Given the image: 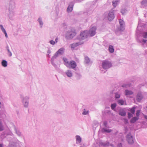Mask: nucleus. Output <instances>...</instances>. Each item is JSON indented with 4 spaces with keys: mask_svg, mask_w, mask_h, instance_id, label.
Wrapping results in <instances>:
<instances>
[{
    "mask_svg": "<svg viewBox=\"0 0 147 147\" xmlns=\"http://www.w3.org/2000/svg\"><path fill=\"white\" fill-rule=\"evenodd\" d=\"M4 130V127L3 125L1 123V121L0 119V131H2Z\"/></svg>",
    "mask_w": 147,
    "mask_h": 147,
    "instance_id": "nucleus-29",
    "label": "nucleus"
},
{
    "mask_svg": "<svg viewBox=\"0 0 147 147\" xmlns=\"http://www.w3.org/2000/svg\"><path fill=\"white\" fill-rule=\"evenodd\" d=\"M89 111L88 110L84 109L82 113V114L84 115H87Z\"/></svg>",
    "mask_w": 147,
    "mask_h": 147,
    "instance_id": "nucleus-34",
    "label": "nucleus"
},
{
    "mask_svg": "<svg viewBox=\"0 0 147 147\" xmlns=\"http://www.w3.org/2000/svg\"><path fill=\"white\" fill-rule=\"evenodd\" d=\"M109 51L111 53H113L114 51V49L113 46L112 45H109Z\"/></svg>",
    "mask_w": 147,
    "mask_h": 147,
    "instance_id": "nucleus-27",
    "label": "nucleus"
},
{
    "mask_svg": "<svg viewBox=\"0 0 147 147\" xmlns=\"http://www.w3.org/2000/svg\"><path fill=\"white\" fill-rule=\"evenodd\" d=\"M73 6L74 4L73 2H70L68 8L67 9V11L68 12H71L73 10Z\"/></svg>",
    "mask_w": 147,
    "mask_h": 147,
    "instance_id": "nucleus-14",
    "label": "nucleus"
},
{
    "mask_svg": "<svg viewBox=\"0 0 147 147\" xmlns=\"http://www.w3.org/2000/svg\"><path fill=\"white\" fill-rule=\"evenodd\" d=\"M3 144H0V147H3Z\"/></svg>",
    "mask_w": 147,
    "mask_h": 147,
    "instance_id": "nucleus-55",
    "label": "nucleus"
},
{
    "mask_svg": "<svg viewBox=\"0 0 147 147\" xmlns=\"http://www.w3.org/2000/svg\"><path fill=\"white\" fill-rule=\"evenodd\" d=\"M56 14L55 18H58L60 16H59L58 11H56Z\"/></svg>",
    "mask_w": 147,
    "mask_h": 147,
    "instance_id": "nucleus-44",
    "label": "nucleus"
},
{
    "mask_svg": "<svg viewBox=\"0 0 147 147\" xmlns=\"http://www.w3.org/2000/svg\"><path fill=\"white\" fill-rule=\"evenodd\" d=\"M90 62L89 58L87 56H85L84 58V62L86 64H88Z\"/></svg>",
    "mask_w": 147,
    "mask_h": 147,
    "instance_id": "nucleus-26",
    "label": "nucleus"
},
{
    "mask_svg": "<svg viewBox=\"0 0 147 147\" xmlns=\"http://www.w3.org/2000/svg\"><path fill=\"white\" fill-rule=\"evenodd\" d=\"M8 147H16V146L13 143L12 144L10 143L9 144Z\"/></svg>",
    "mask_w": 147,
    "mask_h": 147,
    "instance_id": "nucleus-40",
    "label": "nucleus"
},
{
    "mask_svg": "<svg viewBox=\"0 0 147 147\" xmlns=\"http://www.w3.org/2000/svg\"><path fill=\"white\" fill-rule=\"evenodd\" d=\"M133 93V92L131 90H125V96H128V95H131Z\"/></svg>",
    "mask_w": 147,
    "mask_h": 147,
    "instance_id": "nucleus-20",
    "label": "nucleus"
},
{
    "mask_svg": "<svg viewBox=\"0 0 147 147\" xmlns=\"http://www.w3.org/2000/svg\"><path fill=\"white\" fill-rule=\"evenodd\" d=\"M0 28L2 31L4 33L5 36L6 38H8V35L5 29L4 28L2 25L0 24Z\"/></svg>",
    "mask_w": 147,
    "mask_h": 147,
    "instance_id": "nucleus-17",
    "label": "nucleus"
},
{
    "mask_svg": "<svg viewBox=\"0 0 147 147\" xmlns=\"http://www.w3.org/2000/svg\"><path fill=\"white\" fill-rule=\"evenodd\" d=\"M112 131V130L111 129H107L106 128L103 127L101 129V131L102 133H109Z\"/></svg>",
    "mask_w": 147,
    "mask_h": 147,
    "instance_id": "nucleus-19",
    "label": "nucleus"
},
{
    "mask_svg": "<svg viewBox=\"0 0 147 147\" xmlns=\"http://www.w3.org/2000/svg\"><path fill=\"white\" fill-rule=\"evenodd\" d=\"M58 56L56 53H55L51 59V62L52 65L55 68L57 67L56 64L54 63L55 59H57V57Z\"/></svg>",
    "mask_w": 147,
    "mask_h": 147,
    "instance_id": "nucleus-11",
    "label": "nucleus"
},
{
    "mask_svg": "<svg viewBox=\"0 0 147 147\" xmlns=\"http://www.w3.org/2000/svg\"><path fill=\"white\" fill-rule=\"evenodd\" d=\"M29 98V97L28 96H26L22 98V101L23 105L25 108H27L28 107Z\"/></svg>",
    "mask_w": 147,
    "mask_h": 147,
    "instance_id": "nucleus-5",
    "label": "nucleus"
},
{
    "mask_svg": "<svg viewBox=\"0 0 147 147\" xmlns=\"http://www.w3.org/2000/svg\"><path fill=\"white\" fill-rule=\"evenodd\" d=\"M115 18L114 11L111 10L108 13L107 18L108 20L111 21L112 20Z\"/></svg>",
    "mask_w": 147,
    "mask_h": 147,
    "instance_id": "nucleus-7",
    "label": "nucleus"
},
{
    "mask_svg": "<svg viewBox=\"0 0 147 147\" xmlns=\"http://www.w3.org/2000/svg\"><path fill=\"white\" fill-rule=\"evenodd\" d=\"M140 110H137L136 111V115L137 117H139V116L140 115Z\"/></svg>",
    "mask_w": 147,
    "mask_h": 147,
    "instance_id": "nucleus-41",
    "label": "nucleus"
},
{
    "mask_svg": "<svg viewBox=\"0 0 147 147\" xmlns=\"http://www.w3.org/2000/svg\"><path fill=\"white\" fill-rule=\"evenodd\" d=\"M63 60L65 65L68 68L75 69L77 66L76 63L74 61L71 60L70 61L66 58L64 57Z\"/></svg>",
    "mask_w": 147,
    "mask_h": 147,
    "instance_id": "nucleus-2",
    "label": "nucleus"
},
{
    "mask_svg": "<svg viewBox=\"0 0 147 147\" xmlns=\"http://www.w3.org/2000/svg\"><path fill=\"white\" fill-rule=\"evenodd\" d=\"M58 40V39L57 38H56L55 39V43H56L57 42Z\"/></svg>",
    "mask_w": 147,
    "mask_h": 147,
    "instance_id": "nucleus-53",
    "label": "nucleus"
},
{
    "mask_svg": "<svg viewBox=\"0 0 147 147\" xmlns=\"http://www.w3.org/2000/svg\"><path fill=\"white\" fill-rule=\"evenodd\" d=\"M76 34L75 31H73L71 30H69L65 34V38L67 39H71L76 35Z\"/></svg>",
    "mask_w": 147,
    "mask_h": 147,
    "instance_id": "nucleus-4",
    "label": "nucleus"
},
{
    "mask_svg": "<svg viewBox=\"0 0 147 147\" xmlns=\"http://www.w3.org/2000/svg\"><path fill=\"white\" fill-rule=\"evenodd\" d=\"M139 119L138 117H134L132 118L130 121V122L132 123H134Z\"/></svg>",
    "mask_w": 147,
    "mask_h": 147,
    "instance_id": "nucleus-23",
    "label": "nucleus"
},
{
    "mask_svg": "<svg viewBox=\"0 0 147 147\" xmlns=\"http://www.w3.org/2000/svg\"><path fill=\"white\" fill-rule=\"evenodd\" d=\"M47 53L48 54H49L51 53V51L49 50V49L47 51Z\"/></svg>",
    "mask_w": 147,
    "mask_h": 147,
    "instance_id": "nucleus-51",
    "label": "nucleus"
},
{
    "mask_svg": "<svg viewBox=\"0 0 147 147\" xmlns=\"http://www.w3.org/2000/svg\"><path fill=\"white\" fill-rule=\"evenodd\" d=\"M14 130L18 136L19 137H21L22 136V133L20 132L19 129L16 128V127L14 126Z\"/></svg>",
    "mask_w": 147,
    "mask_h": 147,
    "instance_id": "nucleus-16",
    "label": "nucleus"
},
{
    "mask_svg": "<svg viewBox=\"0 0 147 147\" xmlns=\"http://www.w3.org/2000/svg\"><path fill=\"white\" fill-rule=\"evenodd\" d=\"M124 123L125 124H127L128 123V120L125 118L124 119Z\"/></svg>",
    "mask_w": 147,
    "mask_h": 147,
    "instance_id": "nucleus-45",
    "label": "nucleus"
},
{
    "mask_svg": "<svg viewBox=\"0 0 147 147\" xmlns=\"http://www.w3.org/2000/svg\"><path fill=\"white\" fill-rule=\"evenodd\" d=\"M135 107H134L132 108L129 109V111L132 114H134V113L135 111Z\"/></svg>",
    "mask_w": 147,
    "mask_h": 147,
    "instance_id": "nucleus-30",
    "label": "nucleus"
},
{
    "mask_svg": "<svg viewBox=\"0 0 147 147\" xmlns=\"http://www.w3.org/2000/svg\"><path fill=\"white\" fill-rule=\"evenodd\" d=\"M147 41V40L144 39H143L142 40V42L144 43H146Z\"/></svg>",
    "mask_w": 147,
    "mask_h": 147,
    "instance_id": "nucleus-50",
    "label": "nucleus"
},
{
    "mask_svg": "<svg viewBox=\"0 0 147 147\" xmlns=\"http://www.w3.org/2000/svg\"><path fill=\"white\" fill-rule=\"evenodd\" d=\"M49 43L51 44L54 45L55 43V42L53 40H51L49 41Z\"/></svg>",
    "mask_w": 147,
    "mask_h": 147,
    "instance_id": "nucleus-42",
    "label": "nucleus"
},
{
    "mask_svg": "<svg viewBox=\"0 0 147 147\" xmlns=\"http://www.w3.org/2000/svg\"><path fill=\"white\" fill-rule=\"evenodd\" d=\"M76 138L77 144H79L81 142L82 138L80 136L78 135L76 136Z\"/></svg>",
    "mask_w": 147,
    "mask_h": 147,
    "instance_id": "nucleus-21",
    "label": "nucleus"
},
{
    "mask_svg": "<svg viewBox=\"0 0 147 147\" xmlns=\"http://www.w3.org/2000/svg\"><path fill=\"white\" fill-rule=\"evenodd\" d=\"M96 29V26H93L90 29L89 31H84L81 32L80 35L77 37V39L80 40H82L89 36H92L95 34Z\"/></svg>",
    "mask_w": 147,
    "mask_h": 147,
    "instance_id": "nucleus-1",
    "label": "nucleus"
},
{
    "mask_svg": "<svg viewBox=\"0 0 147 147\" xmlns=\"http://www.w3.org/2000/svg\"><path fill=\"white\" fill-rule=\"evenodd\" d=\"M82 44L80 42L74 43L71 45V47L72 50H74L77 47Z\"/></svg>",
    "mask_w": 147,
    "mask_h": 147,
    "instance_id": "nucleus-13",
    "label": "nucleus"
},
{
    "mask_svg": "<svg viewBox=\"0 0 147 147\" xmlns=\"http://www.w3.org/2000/svg\"><path fill=\"white\" fill-rule=\"evenodd\" d=\"M64 74L67 77L69 78H71L73 76L72 71L70 69L67 70L64 72Z\"/></svg>",
    "mask_w": 147,
    "mask_h": 147,
    "instance_id": "nucleus-12",
    "label": "nucleus"
},
{
    "mask_svg": "<svg viewBox=\"0 0 147 147\" xmlns=\"http://www.w3.org/2000/svg\"><path fill=\"white\" fill-rule=\"evenodd\" d=\"M117 104L116 103L112 104L111 105V109L112 110H114Z\"/></svg>",
    "mask_w": 147,
    "mask_h": 147,
    "instance_id": "nucleus-33",
    "label": "nucleus"
},
{
    "mask_svg": "<svg viewBox=\"0 0 147 147\" xmlns=\"http://www.w3.org/2000/svg\"><path fill=\"white\" fill-rule=\"evenodd\" d=\"M6 48L7 51L9 50V48L8 45L7 46Z\"/></svg>",
    "mask_w": 147,
    "mask_h": 147,
    "instance_id": "nucleus-54",
    "label": "nucleus"
},
{
    "mask_svg": "<svg viewBox=\"0 0 147 147\" xmlns=\"http://www.w3.org/2000/svg\"><path fill=\"white\" fill-rule=\"evenodd\" d=\"M122 145L121 143H119L118 144L117 146V147H122Z\"/></svg>",
    "mask_w": 147,
    "mask_h": 147,
    "instance_id": "nucleus-46",
    "label": "nucleus"
},
{
    "mask_svg": "<svg viewBox=\"0 0 147 147\" xmlns=\"http://www.w3.org/2000/svg\"><path fill=\"white\" fill-rule=\"evenodd\" d=\"M15 10H9V19L13 20L14 19V17L15 14Z\"/></svg>",
    "mask_w": 147,
    "mask_h": 147,
    "instance_id": "nucleus-9",
    "label": "nucleus"
},
{
    "mask_svg": "<svg viewBox=\"0 0 147 147\" xmlns=\"http://www.w3.org/2000/svg\"><path fill=\"white\" fill-rule=\"evenodd\" d=\"M16 3L15 1L13 0H11L9 3V7L8 10H15Z\"/></svg>",
    "mask_w": 147,
    "mask_h": 147,
    "instance_id": "nucleus-8",
    "label": "nucleus"
},
{
    "mask_svg": "<svg viewBox=\"0 0 147 147\" xmlns=\"http://www.w3.org/2000/svg\"><path fill=\"white\" fill-rule=\"evenodd\" d=\"M127 10L125 9H121V12L123 15H125L126 13Z\"/></svg>",
    "mask_w": 147,
    "mask_h": 147,
    "instance_id": "nucleus-36",
    "label": "nucleus"
},
{
    "mask_svg": "<svg viewBox=\"0 0 147 147\" xmlns=\"http://www.w3.org/2000/svg\"><path fill=\"white\" fill-rule=\"evenodd\" d=\"M64 50L65 49L63 48H61L59 49L55 53L58 56L59 55H62L63 53Z\"/></svg>",
    "mask_w": 147,
    "mask_h": 147,
    "instance_id": "nucleus-15",
    "label": "nucleus"
},
{
    "mask_svg": "<svg viewBox=\"0 0 147 147\" xmlns=\"http://www.w3.org/2000/svg\"><path fill=\"white\" fill-rule=\"evenodd\" d=\"M101 71H103V73H105V71H103V70H101Z\"/></svg>",
    "mask_w": 147,
    "mask_h": 147,
    "instance_id": "nucleus-58",
    "label": "nucleus"
},
{
    "mask_svg": "<svg viewBox=\"0 0 147 147\" xmlns=\"http://www.w3.org/2000/svg\"><path fill=\"white\" fill-rule=\"evenodd\" d=\"M103 124H104V126L105 127H107V121H104V122Z\"/></svg>",
    "mask_w": 147,
    "mask_h": 147,
    "instance_id": "nucleus-47",
    "label": "nucleus"
},
{
    "mask_svg": "<svg viewBox=\"0 0 147 147\" xmlns=\"http://www.w3.org/2000/svg\"><path fill=\"white\" fill-rule=\"evenodd\" d=\"M128 115V119H129L131 118V117H133V115L131 114L129 112H128L127 113Z\"/></svg>",
    "mask_w": 147,
    "mask_h": 147,
    "instance_id": "nucleus-39",
    "label": "nucleus"
},
{
    "mask_svg": "<svg viewBox=\"0 0 147 147\" xmlns=\"http://www.w3.org/2000/svg\"><path fill=\"white\" fill-rule=\"evenodd\" d=\"M117 102L118 104L120 105H123L124 104V101L122 99L119 100L117 101Z\"/></svg>",
    "mask_w": 147,
    "mask_h": 147,
    "instance_id": "nucleus-28",
    "label": "nucleus"
},
{
    "mask_svg": "<svg viewBox=\"0 0 147 147\" xmlns=\"http://www.w3.org/2000/svg\"><path fill=\"white\" fill-rule=\"evenodd\" d=\"M10 135H13V133H12L11 132V133Z\"/></svg>",
    "mask_w": 147,
    "mask_h": 147,
    "instance_id": "nucleus-59",
    "label": "nucleus"
},
{
    "mask_svg": "<svg viewBox=\"0 0 147 147\" xmlns=\"http://www.w3.org/2000/svg\"><path fill=\"white\" fill-rule=\"evenodd\" d=\"M37 21L39 23L40 27L42 28L43 25V23L42 18L40 17H39Z\"/></svg>",
    "mask_w": 147,
    "mask_h": 147,
    "instance_id": "nucleus-18",
    "label": "nucleus"
},
{
    "mask_svg": "<svg viewBox=\"0 0 147 147\" xmlns=\"http://www.w3.org/2000/svg\"><path fill=\"white\" fill-rule=\"evenodd\" d=\"M112 65V63L110 61L107 60L103 61L102 63V67L105 69H107L110 68Z\"/></svg>",
    "mask_w": 147,
    "mask_h": 147,
    "instance_id": "nucleus-3",
    "label": "nucleus"
},
{
    "mask_svg": "<svg viewBox=\"0 0 147 147\" xmlns=\"http://www.w3.org/2000/svg\"><path fill=\"white\" fill-rule=\"evenodd\" d=\"M143 36L144 38H147V32H144L143 33Z\"/></svg>",
    "mask_w": 147,
    "mask_h": 147,
    "instance_id": "nucleus-38",
    "label": "nucleus"
},
{
    "mask_svg": "<svg viewBox=\"0 0 147 147\" xmlns=\"http://www.w3.org/2000/svg\"><path fill=\"white\" fill-rule=\"evenodd\" d=\"M127 140L129 144H133L134 142L133 138L130 133L128 134L126 136Z\"/></svg>",
    "mask_w": 147,
    "mask_h": 147,
    "instance_id": "nucleus-6",
    "label": "nucleus"
},
{
    "mask_svg": "<svg viewBox=\"0 0 147 147\" xmlns=\"http://www.w3.org/2000/svg\"><path fill=\"white\" fill-rule=\"evenodd\" d=\"M137 98L138 101H140L142 98L143 96L141 93H138L137 95Z\"/></svg>",
    "mask_w": 147,
    "mask_h": 147,
    "instance_id": "nucleus-24",
    "label": "nucleus"
},
{
    "mask_svg": "<svg viewBox=\"0 0 147 147\" xmlns=\"http://www.w3.org/2000/svg\"><path fill=\"white\" fill-rule=\"evenodd\" d=\"M115 98L116 99L119 98L120 97V94L119 92H116L115 93Z\"/></svg>",
    "mask_w": 147,
    "mask_h": 147,
    "instance_id": "nucleus-31",
    "label": "nucleus"
},
{
    "mask_svg": "<svg viewBox=\"0 0 147 147\" xmlns=\"http://www.w3.org/2000/svg\"><path fill=\"white\" fill-rule=\"evenodd\" d=\"M119 114L121 116H124L126 115V113L125 110L123 109H122L119 110Z\"/></svg>",
    "mask_w": 147,
    "mask_h": 147,
    "instance_id": "nucleus-22",
    "label": "nucleus"
},
{
    "mask_svg": "<svg viewBox=\"0 0 147 147\" xmlns=\"http://www.w3.org/2000/svg\"><path fill=\"white\" fill-rule=\"evenodd\" d=\"M118 1H113L112 2L113 5L114 7H115L117 6Z\"/></svg>",
    "mask_w": 147,
    "mask_h": 147,
    "instance_id": "nucleus-35",
    "label": "nucleus"
},
{
    "mask_svg": "<svg viewBox=\"0 0 147 147\" xmlns=\"http://www.w3.org/2000/svg\"><path fill=\"white\" fill-rule=\"evenodd\" d=\"M7 62L5 60H3L1 62L2 66L4 67H6L7 66Z\"/></svg>",
    "mask_w": 147,
    "mask_h": 147,
    "instance_id": "nucleus-25",
    "label": "nucleus"
},
{
    "mask_svg": "<svg viewBox=\"0 0 147 147\" xmlns=\"http://www.w3.org/2000/svg\"><path fill=\"white\" fill-rule=\"evenodd\" d=\"M146 0H144L142 1V5H144L145 4V3L146 1Z\"/></svg>",
    "mask_w": 147,
    "mask_h": 147,
    "instance_id": "nucleus-48",
    "label": "nucleus"
},
{
    "mask_svg": "<svg viewBox=\"0 0 147 147\" xmlns=\"http://www.w3.org/2000/svg\"><path fill=\"white\" fill-rule=\"evenodd\" d=\"M16 113L18 116H19L20 115V113L18 110H17L16 111Z\"/></svg>",
    "mask_w": 147,
    "mask_h": 147,
    "instance_id": "nucleus-49",
    "label": "nucleus"
},
{
    "mask_svg": "<svg viewBox=\"0 0 147 147\" xmlns=\"http://www.w3.org/2000/svg\"><path fill=\"white\" fill-rule=\"evenodd\" d=\"M100 144L101 145L104 146H108L109 145V142H100Z\"/></svg>",
    "mask_w": 147,
    "mask_h": 147,
    "instance_id": "nucleus-32",
    "label": "nucleus"
},
{
    "mask_svg": "<svg viewBox=\"0 0 147 147\" xmlns=\"http://www.w3.org/2000/svg\"><path fill=\"white\" fill-rule=\"evenodd\" d=\"M144 117L146 119H147V115H145Z\"/></svg>",
    "mask_w": 147,
    "mask_h": 147,
    "instance_id": "nucleus-57",
    "label": "nucleus"
},
{
    "mask_svg": "<svg viewBox=\"0 0 147 147\" xmlns=\"http://www.w3.org/2000/svg\"><path fill=\"white\" fill-rule=\"evenodd\" d=\"M127 130H128V129H127V127H125V132H127Z\"/></svg>",
    "mask_w": 147,
    "mask_h": 147,
    "instance_id": "nucleus-52",
    "label": "nucleus"
},
{
    "mask_svg": "<svg viewBox=\"0 0 147 147\" xmlns=\"http://www.w3.org/2000/svg\"><path fill=\"white\" fill-rule=\"evenodd\" d=\"M119 23L120 26L118 28V30L120 31H123L124 30V22L123 20L120 19L119 20Z\"/></svg>",
    "mask_w": 147,
    "mask_h": 147,
    "instance_id": "nucleus-10",
    "label": "nucleus"
},
{
    "mask_svg": "<svg viewBox=\"0 0 147 147\" xmlns=\"http://www.w3.org/2000/svg\"><path fill=\"white\" fill-rule=\"evenodd\" d=\"M7 51L8 52V55L9 57H11L12 55V53L10 51V50H8Z\"/></svg>",
    "mask_w": 147,
    "mask_h": 147,
    "instance_id": "nucleus-43",
    "label": "nucleus"
},
{
    "mask_svg": "<svg viewBox=\"0 0 147 147\" xmlns=\"http://www.w3.org/2000/svg\"><path fill=\"white\" fill-rule=\"evenodd\" d=\"M130 86V84H123V85H122V87L123 88H127L128 87H129Z\"/></svg>",
    "mask_w": 147,
    "mask_h": 147,
    "instance_id": "nucleus-37",
    "label": "nucleus"
},
{
    "mask_svg": "<svg viewBox=\"0 0 147 147\" xmlns=\"http://www.w3.org/2000/svg\"><path fill=\"white\" fill-rule=\"evenodd\" d=\"M47 57L49 58L50 57V55L49 54H48L47 55Z\"/></svg>",
    "mask_w": 147,
    "mask_h": 147,
    "instance_id": "nucleus-56",
    "label": "nucleus"
}]
</instances>
